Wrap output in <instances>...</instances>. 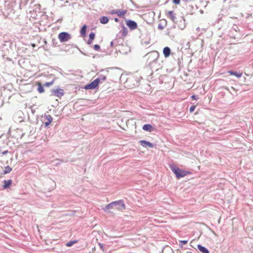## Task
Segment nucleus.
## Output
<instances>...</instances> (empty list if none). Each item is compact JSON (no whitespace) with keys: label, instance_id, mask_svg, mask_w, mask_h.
Here are the masks:
<instances>
[{"label":"nucleus","instance_id":"obj_1","mask_svg":"<svg viewBox=\"0 0 253 253\" xmlns=\"http://www.w3.org/2000/svg\"><path fill=\"white\" fill-rule=\"evenodd\" d=\"M145 57L147 58V62L149 66H152L154 63H156L159 57V53L156 50L147 53Z\"/></svg>","mask_w":253,"mask_h":253},{"label":"nucleus","instance_id":"obj_2","mask_svg":"<svg viewBox=\"0 0 253 253\" xmlns=\"http://www.w3.org/2000/svg\"><path fill=\"white\" fill-rule=\"evenodd\" d=\"M169 168L178 179L185 176L188 173L187 171L181 169L174 165H170Z\"/></svg>","mask_w":253,"mask_h":253},{"label":"nucleus","instance_id":"obj_3","mask_svg":"<svg viewBox=\"0 0 253 253\" xmlns=\"http://www.w3.org/2000/svg\"><path fill=\"white\" fill-rule=\"evenodd\" d=\"M58 38L61 42H64L70 40L71 36L67 32H61L58 35Z\"/></svg>","mask_w":253,"mask_h":253},{"label":"nucleus","instance_id":"obj_4","mask_svg":"<svg viewBox=\"0 0 253 253\" xmlns=\"http://www.w3.org/2000/svg\"><path fill=\"white\" fill-rule=\"evenodd\" d=\"M113 202L114 207L118 211H123L126 209V206L123 201L119 200Z\"/></svg>","mask_w":253,"mask_h":253},{"label":"nucleus","instance_id":"obj_5","mask_svg":"<svg viewBox=\"0 0 253 253\" xmlns=\"http://www.w3.org/2000/svg\"><path fill=\"white\" fill-rule=\"evenodd\" d=\"M64 94V90L62 89H52L51 90V95H54L59 98H61Z\"/></svg>","mask_w":253,"mask_h":253},{"label":"nucleus","instance_id":"obj_6","mask_svg":"<svg viewBox=\"0 0 253 253\" xmlns=\"http://www.w3.org/2000/svg\"><path fill=\"white\" fill-rule=\"evenodd\" d=\"M98 85V80H94L91 83L85 86V89H93L95 88Z\"/></svg>","mask_w":253,"mask_h":253},{"label":"nucleus","instance_id":"obj_7","mask_svg":"<svg viewBox=\"0 0 253 253\" xmlns=\"http://www.w3.org/2000/svg\"><path fill=\"white\" fill-rule=\"evenodd\" d=\"M126 25L131 30H135L137 28V24L134 21L128 20L126 21Z\"/></svg>","mask_w":253,"mask_h":253},{"label":"nucleus","instance_id":"obj_8","mask_svg":"<svg viewBox=\"0 0 253 253\" xmlns=\"http://www.w3.org/2000/svg\"><path fill=\"white\" fill-rule=\"evenodd\" d=\"M139 142L144 147L153 148L154 147V145L152 143L146 140H140Z\"/></svg>","mask_w":253,"mask_h":253},{"label":"nucleus","instance_id":"obj_9","mask_svg":"<svg viewBox=\"0 0 253 253\" xmlns=\"http://www.w3.org/2000/svg\"><path fill=\"white\" fill-rule=\"evenodd\" d=\"M114 207L113 202H112V203L107 205L104 208H102V209L105 211H108L109 212L111 213L112 212L110 211V210L113 209Z\"/></svg>","mask_w":253,"mask_h":253},{"label":"nucleus","instance_id":"obj_10","mask_svg":"<svg viewBox=\"0 0 253 253\" xmlns=\"http://www.w3.org/2000/svg\"><path fill=\"white\" fill-rule=\"evenodd\" d=\"M170 49L169 47H165L163 49V53L166 57H168L170 55Z\"/></svg>","mask_w":253,"mask_h":253},{"label":"nucleus","instance_id":"obj_11","mask_svg":"<svg viewBox=\"0 0 253 253\" xmlns=\"http://www.w3.org/2000/svg\"><path fill=\"white\" fill-rule=\"evenodd\" d=\"M197 248H198V250L202 253H210L209 251L206 248L202 246L201 245H198L197 246Z\"/></svg>","mask_w":253,"mask_h":253},{"label":"nucleus","instance_id":"obj_12","mask_svg":"<svg viewBox=\"0 0 253 253\" xmlns=\"http://www.w3.org/2000/svg\"><path fill=\"white\" fill-rule=\"evenodd\" d=\"M12 182V180L11 179L8 180H4V184L2 185L3 188L4 189L8 188L11 185Z\"/></svg>","mask_w":253,"mask_h":253},{"label":"nucleus","instance_id":"obj_13","mask_svg":"<svg viewBox=\"0 0 253 253\" xmlns=\"http://www.w3.org/2000/svg\"><path fill=\"white\" fill-rule=\"evenodd\" d=\"M168 15L173 22H174L176 19V16L175 14L172 11H169L168 12Z\"/></svg>","mask_w":253,"mask_h":253},{"label":"nucleus","instance_id":"obj_14","mask_svg":"<svg viewBox=\"0 0 253 253\" xmlns=\"http://www.w3.org/2000/svg\"><path fill=\"white\" fill-rule=\"evenodd\" d=\"M45 118L47 119V122H46L44 123V125L46 127L48 126L52 121V117L50 115H48L45 116Z\"/></svg>","mask_w":253,"mask_h":253},{"label":"nucleus","instance_id":"obj_15","mask_svg":"<svg viewBox=\"0 0 253 253\" xmlns=\"http://www.w3.org/2000/svg\"><path fill=\"white\" fill-rule=\"evenodd\" d=\"M152 127H153L151 125L146 124L143 126L142 128L143 130H144L145 131H148L150 132L152 131Z\"/></svg>","mask_w":253,"mask_h":253},{"label":"nucleus","instance_id":"obj_16","mask_svg":"<svg viewBox=\"0 0 253 253\" xmlns=\"http://www.w3.org/2000/svg\"><path fill=\"white\" fill-rule=\"evenodd\" d=\"M228 73L230 74V75L235 76L238 78H240L242 77V73L240 72H236L233 71H229Z\"/></svg>","mask_w":253,"mask_h":253},{"label":"nucleus","instance_id":"obj_17","mask_svg":"<svg viewBox=\"0 0 253 253\" xmlns=\"http://www.w3.org/2000/svg\"><path fill=\"white\" fill-rule=\"evenodd\" d=\"M115 13H116L118 16L122 17V16H123L126 14V11L118 9L115 11Z\"/></svg>","mask_w":253,"mask_h":253},{"label":"nucleus","instance_id":"obj_18","mask_svg":"<svg viewBox=\"0 0 253 253\" xmlns=\"http://www.w3.org/2000/svg\"><path fill=\"white\" fill-rule=\"evenodd\" d=\"M99 21L101 24H105L108 23V18L106 16H102L100 18Z\"/></svg>","mask_w":253,"mask_h":253},{"label":"nucleus","instance_id":"obj_19","mask_svg":"<svg viewBox=\"0 0 253 253\" xmlns=\"http://www.w3.org/2000/svg\"><path fill=\"white\" fill-rule=\"evenodd\" d=\"M106 79V77L104 75H99V77L95 80H98V84L100 82H102L103 81H104Z\"/></svg>","mask_w":253,"mask_h":253},{"label":"nucleus","instance_id":"obj_20","mask_svg":"<svg viewBox=\"0 0 253 253\" xmlns=\"http://www.w3.org/2000/svg\"><path fill=\"white\" fill-rule=\"evenodd\" d=\"M86 25H84L81 28V30L80 31L81 34L82 35H84L86 33Z\"/></svg>","mask_w":253,"mask_h":253},{"label":"nucleus","instance_id":"obj_21","mask_svg":"<svg viewBox=\"0 0 253 253\" xmlns=\"http://www.w3.org/2000/svg\"><path fill=\"white\" fill-rule=\"evenodd\" d=\"M38 90L40 93H42L44 92L43 87L40 84L38 87Z\"/></svg>","mask_w":253,"mask_h":253},{"label":"nucleus","instance_id":"obj_22","mask_svg":"<svg viewBox=\"0 0 253 253\" xmlns=\"http://www.w3.org/2000/svg\"><path fill=\"white\" fill-rule=\"evenodd\" d=\"M12 170V169L9 166H7L5 168V170L4 171V173H7L10 172Z\"/></svg>","mask_w":253,"mask_h":253},{"label":"nucleus","instance_id":"obj_23","mask_svg":"<svg viewBox=\"0 0 253 253\" xmlns=\"http://www.w3.org/2000/svg\"><path fill=\"white\" fill-rule=\"evenodd\" d=\"M89 39L93 40L95 38V34L93 32H91L89 35Z\"/></svg>","mask_w":253,"mask_h":253},{"label":"nucleus","instance_id":"obj_24","mask_svg":"<svg viewBox=\"0 0 253 253\" xmlns=\"http://www.w3.org/2000/svg\"><path fill=\"white\" fill-rule=\"evenodd\" d=\"M76 241H70L68 243H66V246L67 247H71L73 245H74V244L75 243H76Z\"/></svg>","mask_w":253,"mask_h":253},{"label":"nucleus","instance_id":"obj_25","mask_svg":"<svg viewBox=\"0 0 253 253\" xmlns=\"http://www.w3.org/2000/svg\"><path fill=\"white\" fill-rule=\"evenodd\" d=\"M187 242H188V241H187V240L180 241V245L181 246H182L186 244L187 243Z\"/></svg>","mask_w":253,"mask_h":253},{"label":"nucleus","instance_id":"obj_26","mask_svg":"<svg viewBox=\"0 0 253 253\" xmlns=\"http://www.w3.org/2000/svg\"><path fill=\"white\" fill-rule=\"evenodd\" d=\"M195 108H196V106H193H193H191L190 107V109H189V111H190V112H191V113L193 112L194 111V110H195Z\"/></svg>","mask_w":253,"mask_h":253},{"label":"nucleus","instance_id":"obj_27","mask_svg":"<svg viewBox=\"0 0 253 253\" xmlns=\"http://www.w3.org/2000/svg\"><path fill=\"white\" fill-rule=\"evenodd\" d=\"M53 83V81H52L51 82H47V83H45V84H44V85L45 86H49L50 85H51Z\"/></svg>","mask_w":253,"mask_h":253},{"label":"nucleus","instance_id":"obj_28","mask_svg":"<svg viewBox=\"0 0 253 253\" xmlns=\"http://www.w3.org/2000/svg\"><path fill=\"white\" fill-rule=\"evenodd\" d=\"M94 49L97 51L99 50L100 49V46L98 44H95L94 45Z\"/></svg>","mask_w":253,"mask_h":253},{"label":"nucleus","instance_id":"obj_29","mask_svg":"<svg viewBox=\"0 0 253 253\" xmlns=\"http://www.w3.org/2000/svg\"><path fill=\"white\" fill-rule=\"evenodd\" d=\"M123 30H124V31L123 33V35L124 36H126L127 34L126 29V28L124 27Z\"/></svg>","mask_w":253,"mask_h":253},{"label":"nucleus","instance_id":"obj_30","mask_svg":"<svg viewBox=\"0 0 253 253\" xmlns=\"http://www.w3.org/2000/svg\"><path fill=\"white\" fill-rule=\"evenodd\" d=\"M191 98L194 99V100H197L198 99V97L197 95H193L191 96Z\"/></svg>","mask_w":253,"mask_h":253},{"label":"nucleus","instance_id":"obj_31","mask_svg":"<svg viewBox=\"0 0 253 253\" xmlns=\"http://www.w3.org/2000/svg\"><path fill=\"white\" fill-rule=\"evenodd\" d=\"M180 0H173V3H174L176 4H179L180 3Z\"/></svg>","mask_w":253,"mask_h":253},{"label":"nucleus","instance_id":"obj_32","mask_svg":"<svg viewBox=\"0 0 253 253\" xmlns=\"http://www.w3.org/2000/svg\"><path fill=\"white\" fill-rule=\"evenodd\" d=\"M92 41L93 40H92L89 39L87 42V44H90L92 42Z\"/></svg>","mask_w":253,"mask_h":253},{"label":"nucleus","instance_id":"obj_33","mask_svg":"<svg viewBox=\"0 0 253 253\" xmlns=\"http://www.w3.org/2000/svg\"><path fill=\"white\" fill-rule=\"evenodd\" d=\"M7 153H8V151H7V150H6V151H4V152H2V155H5V154H6Z\"/></svg>","mask_w":253,"mask_h":253},{"label":"nucleus","instance_id":"obj_34","mask_svg":"<svg viewBox=\"0 0 253 253\" xmlns=\"http://www.w3.org/2000/svg\"><path fill=\"white\" fill-rule=\"evenodd\" d=\"M158 28H159V29H161V30H162V29H163V26H162L161 25H159V26H158Z\"/></svg>","mask_w":253,"mask_h":253},{"label":"nucleus","instance_id":"obj_35","mask_svg":"<svg viewBox=\"0 0 253 253\" xmlns=\"http://www.w3.org/2000/svg\"><path fill=\"white\" fill-rule=\"evenodd\" d=\"M114 20H115V21H116V22H118V21H119V19H118V18H115L114 19Z\"/></svg>","mask_w":253,"mask_h":253},{"label":"nucleus","instance_id":"obj_36","mask_svg":"<svg viewBox=\"0 0 253 253\" xmlns=\"http://www.w3.org/2000/svg\"><path fill=\"white\" fill-rule=\"evenodd\" d=\"M113 45H114V43H113V42H110V46L112 47V46H113Z\"/></svg>","mask_w":253,"mask_h":253},{"label":"nucleus","instance_id":"obj_37","mask_svg":"<svg viewBox=\"0 0 253 253\" xmlns=\"http://www.w3.org/2000/svg\"><path fill=\"white\" fill-rule=\"evenodd\" d=\"M32 46H35V44H33L32 45Z\"/></svg>","mask_w":253,"mask_h":253}]
</instances>
